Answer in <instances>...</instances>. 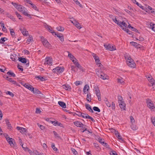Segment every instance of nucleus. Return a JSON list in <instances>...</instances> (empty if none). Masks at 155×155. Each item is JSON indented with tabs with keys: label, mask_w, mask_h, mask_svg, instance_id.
Segmentation results:
<instances>
[{
	"label": "nucleus",
	"mask_w": 155,
	"mask_h": 155,
	"mask_svg": "<svg viewBox=\"0 0 155 155\" xmlns=\"http://www.w3.org/2000/svg\"><path fill=\"white\" fill-rule=\"evenodd\" d=\"M6 94H8L10 95L12 97H13L14 96V94L13 93L9 91H7L6 92Z\"/></svg>",
	"instance_id": "obj_51"
},
{
	"label": "nucleus",
	"mask_w": 155,
	"mask_h": 155,
	"mask_svg": "<svg viewBox=\"0 0 155 155\" xmlns=\"http://www.w3.org/2000/svg\"><path fill=\"white\" fill-rule=\"evenodd\" d=\"M5 121L6 122V124L7 125V126L8 127H9V130H11L12 127H11V124H10V123L9 122L8 120L7 119H6L5 120Z\"/></svg>",
	"instance_id": "obj_25"
},
{
	"label": "nucleus",
	"mask_w": 155,
	"mask_h": 155,
	"mask_svg": "<svg viewBox=\"0 0 155 155\" xmlns=\"http://www.w3.org/2000/svg\"><path fill=\"white\" fill-rule=\"evenodd\" d=\"M5 69L4 66H0V71L3 72L4 73Z\"/></svg>",
	"instance_id": "obj_53"
},
{
	"label": "nucleus",
	"mask_w": 155,
	"mask_h": 155,
	"mask_svg": "<svg viewBox=\"0 0 155 155\" xmlns=\"http://www.w3.org/2000/svg\"><path fill=\"white\" fill-rule=\"evenodd\" d=\"M131 127V128L134 130H136L137 129V126L134 124H132Z\"/></svg>",
	"instance_id": "obj_42"
},
{
	"label": "nucleus",
	"mask_w": 155,
	"mask_h": 155,
	"mask_svg": "<svg viewBox=\"0 0 155 155\" xmlns=\"http://www.w3.org/2000/svg\"><path fill=\"white\" fill-rule=\"evenodd\" d=\"M110 154L111 155H117L116 151L114 150H112L110 152Z\"/></svg>",
	"instance_id": "obj_52"
},
{
	"label": "nucleus",
	"mask_w": 155,
	"mask_h": 155,
	"mask_svg": "<svg viewBox=\"0 0 155 155\" xmlns=\"http://www.w3.org/2000/svg\"><path fill=\"white\" fill-rule=\"evenodd\" d=\"M12 4L17 9L19 5H18L16 3H14L13 2H12Z\"/></svg>",
	"instance_id": "obj_50"
},
{
	"label": "nucleus",
	"mask_w": 155,
	"mask_h": 155,
	"mask_svg": "<svg viewBox=\"0 0 155 155\" xmlns=\"http://www.w3.org/2000/svg\"><path fill=\"white\" fill-rule=\"evenodd\" d=\"M44 26H45V28L47 29H51L52 28L51 27V26H49L48 25H47V24H45L44 25Z\"/></svg>",
	"instance_id": "obj_57"
},
{
	"label": "nucleus",
	"mask_w": 155,
	"mask_h": 155,
	"mask_svg": "<svg viewBox=\"0 0 155 155\" xmlns=\"http://www.w3.org/2000/svg\"><path fill=\"white\" fill-rule=\"evenodd\" d=\"M29 4H30L31 6L35 10L38 11V9L37 7V6L34 4L31 3H29Z\"/></svg>",
	"instance_id": "obj_27"
},
{
	"label": "nucleus",
	"mask_w": 155,
	"mask_h": 155,
	"mask_svg": "<svg viewBox=\"0 0 155 155\" xmlns=\"http://www.w3.org/2000/svg\"><path fill=\"white\" fill-rule=\"evenodd\" d=\"M131 44L133 45H134L136 48H140V45L139 44H137V43L132 41L130 42Z\"/></svg>",
	"instance_id": "obj_23"
},
{
	"label": "nucleus",
	"mask_w": 155,
	"mask_h": 155,
	"mask_svg": "<svg viewBox=\"0 0 155 155\" xmlns=\"http://www.w3.org/2000/svg\"><path fill=\"white\" fill-rule=\"evenodd\" d=\"M147 105L148 107L150 108L151 109H153L155 108L154 105L153 103H151L150 104H148Z\"/></svg>",
	"instance_id": "obj_32"
},
{
	"label": "nucleus",
	"mask_w": 155,
	"mask_h": 155,
	"mask_svg": "<svg viewBox=\"0 0 155 155\" xmlns=\"http://www.w3.org/2000/svg\"><path fill=\"white\" fill-rule=\"evenodd\" d=\"M146 103L147 104H150L151 103H153L152 101H151V100L149 98H147V99Z\"/></svg>",
	"instance_id": "obj_49"
},
{
	"label": "nucleus",
	"mask_w": 155,
	"mask_h": 155,
	"mask_svg": "<svg viewBox=\"0 0 155 155\" xmlns=\"http://www.w3.org/2000/svg\"><path fill=\"white\" fill-rule=\"evenodd\" d=\"M96 95L98 97V100L99 101H101V93L100 92H99L98 93H96Z\"/></svg>",
	"instance_id": "obj_43"
},
{
	"label": "nucleus",
	"mask_w": 155,
	"mask_h": 155,
	"mask_svg": "<svg viewBox=\"0 0 155 155\" xmlns=\"http://www.w3.org/2000/svg\"><path fill=\"white\" fill-rule=\"evenodd\" d=\"M74 25L77 28L79 29L81 28L82 27L81 26L80 24L78 23L76 20H74Z\"/></svg>",
	"instance_id": "obj_15"
},
{
	"label": "nucleus",
	"mask_w": 155,
	"mask_h": 155,
	"mask_svg": "<svg viewBox=\"0 0 155 155\" xmlns=\"http://www.w3.org/2000/svg\"><path fill=\"white\" fill-rule=\"evenodd\" d=\"M91 98V94H87V100L88 102H90L91 100H90L89 99H90Z\"/></svg>",
	"instance_id": "obj_38"
},
{
	"label": "nucleus",
	"mask_w": 155,
	"mask_h": 155,
	"mask_svg": "<svg viewBox=\"0 0 155 155\" xmlns=\"http://www.w3.org/2000/svg\"><path fill=\"white\" fill-rule=\"evenodd\" d=\"M40 37L41 41L44 46L48 48L50 47V45L47 40L45 39L42 36H41Z\"/></svg>",
	"instance_id": "obj_6"
},
{
	"label": "nucleus",
	"mask_w": 155,
	"mask_h": 155,
	"mask_svg": "<svg viewBox=\"0 0 155 155\" xmlns=\"http://www.w3.org/2000/svg\"><path fill=\"white\" fill-rule=\"evenodd\" d=\"M76 59L72 60V61L73 63L75 65L76 67H77L78 65H79V64H80L77 61V60H76Z\"/></svg>",
	"instance_id": "obj_35"
},
{
	"label": "nucleus",
	"mask_w": 155,
	"mask_h": 155,
	"mask_svg": "<svg viewBox=\"0 0 155 155\" xmlns=\"http://www.w3.org/2000/svg\"><path fill=\"white\" fill-rule=\"evenodd\" d=\"M15 15L17 16V17L19 19L21 20H22V18L21 17V16L18 13V12H15Z\"/></svg>",
	"instance_id": "obj_47"
},
{
	"label": "nucleus",
	"mask_w": 155,
	"mask_h": 155,
	"mask_svg": "<svg viewBox=\"0 0 155 155\" xmlns=\"http://www.w3.org/2000/svg\"><path fill=\"white\" fill-rule=\"evenodd\" d=\"M36 78L39 79L41 81H44L45 80V79L44 78L41 76H38L36 77Z\"/></svg>",
	"instance_id": "obj_40"
},
{
	"label": "nucleus",
	"mask_w": 155,
	"mask_h": 155,
	"mask_svg": "<svg viewBox=\"0 0 155 155\" xmlns=\"http://www.w3.org/2000/svg\"><path fill=\"white\" fill-rule=\"evenodd\" d=\"M16 129L20 131V132L21 133L23 134H25L27 132V129L26 128H24L23 127H16Z\"/></svg>",
	"instance_id": "obj_9"
},
{
	"label": "nucleus",
	"mask_w": 155,
	"mask_h": 155,
	"mask_svg": "<svg viewBox=\"0 0 155 155\" xmlns=\"http://www.w3.org/2000/svg\"><path fill=\"white\" fill-rule=\"evenodd\" d=\"M87 89V91H88L89 89V86L88 84L85 85L84 87L83 88V92L84 93L86 94V90Z\"/></svg>",
	"instance_id": "obj_19"
},
{
	"label": "nucleus",
	"mask_w": 155,
	"mask_h": 155,
	"mask_svg": "<svg viewBox=\"0 0 155 155\" xmlns=\"http://www.w3.org/2000/svg\"><path fill=\"white\" fill-rule=\"evenodd\" d=\"M96 72L97 76L102 79L105 80L108 79V77L105 74L103 73L102 71L99 69L96 70Z\"/></svg>",
	"instance_id": "obj_2"
},
{
	"label": "nucleus",
	"mask_w": 155,
	"mask_h": 155,
	"mask_svg": "<svg viewBox=\"0 0 155 155\" xmlns=\"http://www.w3.org/2000/svg\"><path fill=\"white\" fill-rule=\"evenodd\" d=\"M86 115L87 116H85L86 117V118L90 119L93 122H95V120L92 117L89 116L88 115Z\"/></svg>",
	"instance_id": "obj_39"
},
{
	"label": "nucleus",
	"mask_w": 155,
	"mask_h": 155,
	"mask_svg": "<svg viewBox=\"0 0 155 155\" xmlns=\"http://www.w3.org/2000/svg\"><path fill=\"white\" fill-rule=\"evenodd\" d=\"M119 25L121 28H123L122 29H126L128 28H131L132 29H136L133 27H132L130 25L127 21H120Z\"/></svg>",
	"instance_id": "obj_1"
},
{
	"label": "nucleus",
	"mask_w": 155,
	"mask_h": 155,
	"mask_svg": "<svg viewBox=\"0 0 155 155\" xmlns=\"http://www.w3.org/2000/svg\"><path fill=\"white\" fill-rule=\"evenodd\" d=\"M62 87L65 89L66 90L68 91H70L71 89V87L68 84H64L62 85Z\"/></svg>",
	"instance_id": "obj_16"
},
{
	"label": "nucleus",
	"mask_w": 155,
	"mask_h": 155,
	"mask_svg": "<svg viewBox=\"0 0 155 155\" xmlns=\"http://www.w3.org/2000/svg\"><path fill=\"white\" fill-rule=\"evenodd\" d=\"M52 34L54 35H55L59 38L60 40L62 42H63L64 41V37L62 34L61 33H57L54 31L53 30H48Z\"/></svg>",
	"instance_id": "obj_4"
},
{
	"label": "nucleus",
	"mask_w": 155,
	"mask_h": 155,
	"mask_svg": "<svg viewBox=\"0 0 155 155\" xmlns=\"http://www.w3.org/2000/svg\"><path fill=\"white\" fill-rule=\"evenodd\" d=\"M104 46L106 50L110 51H113L116 49L115 47H114L113 46L110 44L104 45Z\"/></svg>",
	"instance_id": "obj_7"
},
{
	"label": "nucleus",
	"mask_w": 155,
	"mask_h": 155,
	"mask_svg": "<svg viewBox=\"0 0 155 155\" xmlns=\"http://www.w3.org/2000/svg\"><path fill=\"white\" fill-rule=\"evenodd\" d=\"M18 60L22 63H27V59L26 58L20 57L18 58Z\"/></svg>",
	"instance_id": "obj_18"
},
{
	"label": "nucleus",
	"mask_w": 155,
	"mask_h": 155,
	"mask_svg": "<svg viewBox=\"0 0 155 155\" xmlns=\"http://www.w3.org/2000/svg\"><path fill=\"white\" fill-rule=\"evenodd\" d=\"M119 105L120 107L123 110H125L126 109V105L124 101H121L119 102Z\"/></svg>",
	"instance_id": "obj_10"
},
{
	"label": "nucleus",
	"mask_w": 155,
	"mask_h": 155,
	"mask_svg": "<svg viewBox=\"0 0 155 155\" xmlns=\"http://www.w3.org/2000/svg\"><path fill=\"white\" fill-rule=\"evenodd\" d=\"M52 148L53 149V150L55 151H57L58 150V149L57 148H56L54 144L53 143L52 144L51 146Z\"/></svg>",
	"instance_id": "obj_59"
},
{
	"label": "nucleus",
	"mask_w": 155,
	"mask_h": 155,
	"mask_svg": "<svg viewBox=\"0 0 155 155\" xmlns=\"http://www.w3.org/2000/svg\"><path fill=\"white\" fill-rule=\"evenodd\" d=\"M85 106L87 109L89 111L90 110H91V107L89 104H87L85 105Z\"/></svg>",
	"instance_id": "obj_37"
},
{
	"label": "nucleus",
	"mask_w": 155,
	"mask_h": 155,
	"mask_svg": "<svg viewBox=\"0 0 155 155\" xmlns=\"http://www.w3.org/2000/svg\"><path fill=\"white\" fill-rule=\"evenodd\" d=\"M93 109L94 110L97 111L99 112H100L101 111L100 109L97 107H93Z\"/></svg>",
	"instance_id": "obj_41"
},
{
	"label": "nucleus",
	"mask_w": 155,
	"mask_h": 155,
	"mask_svg": "<svg viewBox=\"0 0 155 155\" xmlns=\"http://www.w3.org/2000/svg\"><path fill=\"white\" fill-rule=\"evenodd\" d=\"M21 33L25 36H27L28 35V32L27 31V30H20Z\"/></svg>",
	"instance_id": "obj_21"
},
{
	"label": "nucleus",
	"mask_w": 155,
	"mask_h": 155,
	"mask_svg": "<svg viewBox=\"0 0 155 155\" xmlns=\"http://www.w3.org/2000/svg\"><path fill=\"white\" fill-rule=\"evenodd\" d=\"M124 57L126 60L128 59L131 58L130 56L127 53H126L124 54Z\"/></svg>",
	"instance_id": "obj_36"
},
{
	"label": "nucleus",
	"mask_w": 155,
	"mask_h": 155,
	"mask_svg": "<svg viewBox=\"0 0 155 155\" xmlns=\"http://www.w3.org/2000/svg\"><path fill=\"white\" fill-rule=\"evenodd\" d=\"M130 120L131 123L132 124H133L135 122V120L132 116L130 117Z\"/></svg>",
	"instance_id": "obj_55"
},
{
	"label": "nucleus",
	"mask_w": 155,
	"mask_h": 155,
	"mask_svg": "<svg viewBox=\"0 0 155 155\" xmlns=\"http://www.w3.org/2000/svg\"><path fill=\"white\" fill-rule=\"evenodd\" d=\"M95 61L96 64H99V66L100 67L101 66V63L100 62V60H99V58L96 59V60H95Z\"/></svg>",
	"instance_id": "obj_48"
},
{
	"label": "nucleus",
	"mask_w": 155,
	"mask_h": 155,
	"mask_svg": "<svg viewBox=\"0 0 155 155\" xmlns=\"http://www.w3.org/2000/svg\"><path fill=\"white\" fill-rule=\"evenodd\" d=\"M33 92V93L35 94H41V92L38 89L33 87V90L32 91Z\"/></svg>",
	"instance_id": "obj_24"
},
{
	"label": "nucleus",
	"mask_w": 155,
	"mask_h": 155,
	"mask_svg": "<svg viewBox=\"0 0 155 155\" xmlns=\"http://www.w3.org/2000/svg\"><path fill=\"white\" fill-rule=\"evenodd\" d=\"M7 74L10 76H12L13 77H15V74L13 72H11V71H9L7 73Z\"/></svg>",
	"instance_id": "obj_22"
},
{
	"label": "nucleus",
	"mask_w": 155,
	"mask_h": 155,
	"mask_svg": "<svg viewBox=\"0 0 155 155\" xmlns=\"http://www.w3.org/2000/svg\"><path fill=\"white\" fill-rule=\"evenodd\" d=\"M64 70V68L63 67L58 66L53 69L52 71L54 73H56L57 74H60L62 73Z\"/></svg>",
	"instance_id": "obj_3"
},
{
	"label": "nucleus",
	"mask_w": 155,
	"mask_h": 155,
	"mask_svg": "<svg viewBox=\"0 0 155 155\" xmlns=\"http://www.w3.org/2000/svg\"><path fill=\"white\" fill-rule=\"evenodd\" d=\"M58 104L62 108H65L66 107V106L65 103L63 101H58Z\"/></svg>",
	"instance_id": "obj_17"
},
{
	"label": "nucleus",
	"mask_w": 155,
	"mask_h": 155,
	"mask_svg": "<svg viewBox=\"0 0 155 155\" xmlns=\"http://www.w3.org/2000/svg\"><path fill=\"white\" fill-rule=\"evenodd\" d=\"M71 151L74 154L76 155L77 154H78L77 152L75 149L74 148L71 149Z\"/></svg>",
	"instance_id": "obj_60"
},
{
	"label": "nucleus",
	"mask_w": 155,
	"mask_h": 155,
	"mask_svg": "<svg viewBox=\"0 0 155 155\" xmlns=\"http://www.w3.org/2000/svg\"><path fill=\"white\" fill-rule=\"evenodd\" d=\"M112 20L114 22L119 25L120 21H119V20H117L116 18H113Z\"/></svg>",
	"instance_id": "obj_34"
},
{
	"label": "nucleus",
	"mask_w": 155,
	"mask_h": 155,
	"mask_svg": "<svg viewBox=\"0 0 155 155\" xmlns=\"http://www.w3.org/2000/svg\"><path fill=\"white\" fill-rule=\"evenodd\" d=\"M77 113H75L74 114V116L75 114H76L79 117H81V115H82V114H84V113H81L80 112L78 111H77Z\"/></svg>",
	"instance_id": "obj_31"
},
{
	"label": "nucleus",
	"mask_w": 155,
	"mask_h": 155,
	"mask_svg": "<svg viewBox=\"0 0 155 155\" xmlns=\"http://www.w3.org/2000/svg\"><path fill=\"white\" fill-rule=\"evenodd\" d=\"M117 81L118 83H120L122 84H124L125 82L123 80V79L122 78L121 79H117Z\"/></svg>",
	"instance_id": "obj_29"
},
{
	"label": "nucleus",
	"mask_w": 155,
	"mask_h": 155,
	"mask_svg": "<svg viewBox=\"0 0 155 155\" xmlns=\"http://www.w3.org/2000/svg\"><path fill=\"white\" fill-rule=\"evenodd\" d=\"M126 61L127 64L129 67L133 68H135L136 64L131 58L128 59Z\"/></svg>",
	"instance_id": "obj_5"
},
{
	"label": "nucleus",
	"mask_w": 155,
	"mask_h": 155,
	"mask_svg": "<svg viewBox=\"0 0 155 155\" xmlns=\"http://www.w3.org/2000/svg\"><path fill=\"white\" fill-rule=\"evenodd\" d=\"M5 79H6L8 81H9V82H12V81L13 80L12 78H9L8 76L6 77Z\"/></svg>",
	"instance_id": "obj_63"
},
{
	"label": "nucleus",
	"mask_w": 155,
	"mask_h": 155,
	"mask_svg": "<svg viewBox=\"0 0 155 155\" xmlns=\"http://www.w3.org/2000/svg\"><path fill=\"white\" fill-rule=\"evenodd\" d=\"M52 59L50 57H46L45 59V64L52 65Z\"/></svg>",
	"instance_id": "obj_8"
},
{
	"label": "nucleus",
	"mask_w": 155,
	"mask_h": 155,
	"mask_svg": "<svg viewBox=\"0 0 155 155\" xmlns=\"http://www.w3.org/2000/svg\"><path fill=\"white\" fill-rule=\"evenodd\" d=\"M118 99L119 102L121 101H123L122 97L120 95H118Z\"/></svg>",
	"instance_id": "obj_58"
},
{
	"label": "nucleus",
	"mask_w": 155,
	"mask_h": 155,
	"mask_svg": "<svg viewBox=\"0 0 155 155\" xmlns=\"http://www.w3.org/2000/svg\"><path fill=\"white\" fill-rule=\"evenodd\" d=\"M24 86L25 87L27 88L31 91H33V87L30 84H25Z\"/></svg>",
	"instance_id": "obj_13"
},
{
	"label": "nucleus",
	"mask_w": 155,
	"mask_h": 155,
	"mask_svg": "<svg viewBox=\"0 0 155 155\" xmlns=\"http://www.w3.org/2000/svg\"><path fill=\"white\" fill-rule=\"evenodd\" d=\"M124 31L130 35V37H132L133 36V35L132 34V32L130 31L129 30H124Z\"/></svg>",
	"instance_id": "obj_28"
},
{
	"label": "nucleus",
	"mask_w": 155,
	"mask_h": 155,
	"mask_svg": "<svg viewBox=\"0 0 155 155\" xmlns=\"http://www.w3.org/2000/svg\"><path fill=\"white\" fill-rule=\"evenodd\" d=\"M5 41V40L4 39V38H2L0 39V43L1 44H3L4 43Z\"/></svg>",
	"instance_id": "obj_62"
},
{
	"label": "nucleus",
	"mask_w": 155,
	"mask_h": 155,
	"mask_svg": "<svg viewBox=\"0 0 155 155\" xmlns=\"http://www.w3.org/2000/svg\"><path fill=\"white\" fill-rule=\"evenodd\" d=\"M26 8L24 6L19 5L18 8L17 9L20 12H22L26 10Z\"/></svg>",
	"instance_id": "obj_14"
},
{
	"label": "nucleus",
	"mask_w": 155,
	"mask_h": 155,
	"mask_svg": "<svg viewBox=\"0 0 155 155\" xmlns=\"http://www.w3.org/2000/svg\"><path fill=\"white\" fill-rule=\"evenodd\" d=\"M22 13L24 15L27 16L28 17H29L30 18H31V17L30 15L28 14L27 10L26 8V10L25 11H24L22 12Z\"/></svg>",
	"instance_id": "obj_20"
},
{
	"label": "nucleus",
	"mask_w": 155,
	"mask_h": 155,
	"mask_svg": "<svg viewBox=\"0 0 155 155\" xmlns=\"http://www.w3.org/2000/svg\"><path fill=\"white\" fill-rule=\"evenodd\" d=\"M150 82H151V84L153 85L155 84V81L154 79L152 78H150Z\"/></svg>",
	"instance_id": "obj_56"
},
{
	"label": "nucleus",
	"mask_w": 155,
	"mask_h": 155,
	"mask_svg": "<svg viewBox=\"0 0 155 155\" xmlns=\"http://www.w3.org/2000/svg\"><path fill=\"white\" fill-rule=\"evenodd\" d=\"M99 142L101 143L102 144V145H104V143L105 142L104 141H103V139L100 138H99Z\"/></svg>",
	"instance_id": "obj_61"
},
{
	"label": "nucleus",
	"mask_w": 155,
	"mask_h": 155,
	"mask_svg": "<svg viewBox=\"0 0 155 155\" xmlns=\"http://www.w3.org/2000/svg\"><path fill=\"white\" fill-rule=\"evenodd\" d=\"M10 32L12 37L13 38H14L15 36V34L14 30H10Z\"/></svg>",
	"instance_id": "obj_30"
},
{
	"label": "nucleus",
	"mask_w": 155,
	"mask_h": 155,
	"mask_svg": "<svg viewBox=\"0 0 155 155\" xmlns=\"http://www.w3.org/2000/svg\"><path fill=\"white\" fill-rule=\"evenodd\" d=\"M120 140H121L123 142H124V140L123 139L121 136L120 135L118 136V137H117Z\"/></svg>",
	"instance_id": "obj_64"
},
{
	"label": "nucleus",
	"mask_w": 155,
	"mask_h": 155,
	"mask_svg": "<svg viewBox=\"0 0 155 155\" xmlns=\"http://www.w3.org/2000/svg\"><path fill=\"white\" fill-rule=\"evenodd\" d=\"M105 101L107 106L108 107H110L111 106L110 103L108 101L107 99H106L105 100Z\"/></svg>",
	"instance_id": "obj_33"
},
{
	"label": "nucleus",
	"mask_w": 155,
	"mask_h": 155,
	"mask_svg": "<svg viewBox=\"0 0 155 155\" xmlns=\"http://www.w3.org/2000/svg\"><path fill=\"white\" fill-rule=\"evenodd\" d=\"M77 67L81 71H82L83 72H84L85 71V69L83 68L79 64V65H78Z\"/></svg>",
	"instance_id": "obj_44"
},
{
	"label": "nucleus",
	"mask_w": 155,
	"mask_h": 155,
	"mask_svg": "<svg viewBox=\"0 0 155 155\" xmlns=\"http://www.w3.org/2000/svg\"><path fill=\"white\" fill-rule=\"evenodd\" d=\"M68 56L69 57L71 58V60H72L74 59V58L76 59V58H74V56L71 54L70 53L68 52Z\"/></svg>",
	"instance_id": "obj_45"
},
{
	"label": "nucleus",
	"mask_w": 155,
	"mask_h": 155,
	"mask_svg": "<svg viewBox=\"0 0 155 155\" xmlns=\"http://www.w3.org/2000/svg\"><path fill=\"white\" fill-rule=\"evenodd\" d=\"M37 125L39 127L40 129L41 130H44L45 128V127L42 125H40L38 123L37 124Z\"/></svg>",
	"instance_id": "obj_46"
},
{
	"label": "nucleus",
	"mask_w": 155,
	"mask_h": 155,
	"mask_svg": "<svg viewBox=\"0 0 155 155\" xmlns=\"http://www.w3.org/2000/svg\"><path fill=\"white\" fill-rule=\"evenodd\" d=\"M74 124L76 126L79 127H83L84 124L82 123L79 121H75L74 122Z\"/></svg>",
	"instance_id": "obj_12"
},
{
	"label": "nucleus",
	"mask_w": 155,
	"mask_h": 155,
	"mask_svg": "<svg viewBox=\"0 0 155 155\" xmlns=\"http://www.w3.org/2000/svg\"><path fill=\"white\" fill-rule=\"evenodd\" d=\"M151 120L153 124L155 126V118L154 117H152L151 118Z\"/></svg>",
	"instance_id": "obj_54"
},
{
	"label": "nucleus",
	"mask_w": 155,
	"mask_h": 155,
	"mask_svg": "<svg viewBox=\"0 0 155 155\" xmlns=\"http://www.w3.org/2000/svg\"><path fill=\"white\" fill-rule=\"evenodd\" d=\"M8 136L7 135V136ZM6 139L7 140L9 143L10 145L12 147H13L14 146V143H13V142L12 141V140H13V139L12 138H11L9 137H6Z\"/></svg>",
	"instance_id": "obj_11"
},
{
	"label": "nucleus",
	"mask_w": 155,
	"mask_h": 155,
	"mask_svg": "<svg viewBox=\"0 0 155 155\" xmlns=\"http://www.w3.org/2000/svg\"><path fill=\"white\" fill-rule=\"evenodd\" d=\"M149 27L151 29H155V24L151 23L149 25Z\"/></svg>",
	"instance_id": "obj_26"
}]
</instances>
